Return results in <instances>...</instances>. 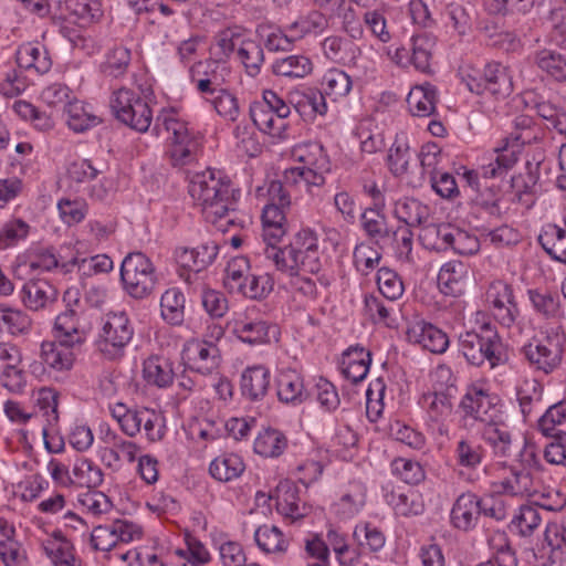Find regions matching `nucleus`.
Segmentation results:
<instances>
[{
  "instance_id": "c85d7f7f",
  "label": "nucleus",
  "mask_w": 566,
  "mask_h": 566,
  "mask_svg": "<svg viewBox=\"0 0 566 566\" xmlns=\"http://www.w3.org/2000/svg\"><path fill=\"white\" fill-rule=\"evenodd\" d=\"M371 363L370 352L356 345L347 348L342 356L340 370L344 377L353 384L363 381L369 371Z\"/></svg>"
},
{
  "instance_id": "0e129e2a",
  "label": "nucleus",
  "mask_w": 566,
  "mask_h": 566,
  "mask_svg": "<svg viewBox=\"0 0 566 566\" xmlns=\"http://www.w3.org/2000/svg\"><path fill=\"white\" fill-rule=\"evenodd\" d=\"M258 547L266 554L284 553L289 542L281 530L274 525L259 526L254 532Z\"/></svg>"
},
{
  "instance_id": "ddd939ff",
  "label": "nucleus",
  "mask_w": 566,
  "mask_h": 566,
  "mask_svg": "<svg viewBox=\"0 0 566 566\" xmlns=\"http://www.w3.org/2000/svg\"><path fill=\"white\" fill-rule=\"evenodd\" d=\"M453 394L449 390H429L420 398L426 411L429 431L437 438H448L454 417Z\"/></svg>"
},
{
  "instance_id": "4d7b16f0",
  "label": "nucleus",
  "mask_w": 566,
  "mask_h": 566,
  "mask_svg": "<svg viewBox=\"0 0 566 566\" xmlns=\"http://www.w3.org/2000/svg\"><path fill=\"white\" fill-rule=\"evenodd\" d=\"M386 500L392 506L396 514L401 516L419 515L424 510L421 496L412 490L407 492L399 489L392 490L386 495Z\"/></svg>"
},
{
  "instance_id": "72a5a7b5",
  "label": "nucleus",
  "mask_w": 566,
  "mask_h": 566,
  "mask_svg": "<svg viewBox=\"0 0 566 566\" xmlns=\"http://www.w3.org/2000/svg\"><path fill=\"white\" fill-rule=\"evenodd\" d=\"M481 437L488 443L495 455L510 457L512 453V434L509 427L501 418L483 424Z\"/></svg>"
},
{
  "instance_id": "473e14b6",
  "label": "nucleus",
  "mask_w": 566,
  "mask_h": 566,
  "mask_svg": "<svg viewBox=\"0 0 566 566\" xmlns=\"http://www.w3.org/2000/svg\"><path fill=\"white\" fill-rule=\"evenodd\" d=\"M485 93L496 98L507 97L514 90L510 70L501 63L492 62L484 65Z\"/></svg>"
},
{
  "instance_id": "f257e3e1",
  "label": "nucleus",
  "mask_w": 566,
  "mask_h": 566,
  "mask_svg": "<svg viewBox=\"0 0 566 566\" xmlns=\"http://www.w3.org/2000/svg\"><path fill=\"white\" fill-rule=\"evenodd\" d=\"M322 255L318 234L310 228L296 232L287 245L265 251V259L289 276L292 293L312 302L318 298L319 287L329 285V279L322 273Z\"/></svg>"
},
{
  "instance_id": "7ed1b4c3",
  "label": "nucleus",
  "mask_w": 566,
  "mask_h": 566,
  "mask_svg": "<svg viewBox=\"0 0 566 566\" xmlns=\"http://www.w3.org/2000/svg\"><path fill=\"white\" fill-rule=\"evenodd\" d=\"M292 157L300 166L286 168L282 179L296 191L313 192L326 182V175L332 170V163L325 147L319 142H305L292 148Z\"/></svg>"
},
{
  "instance_id": "5fc2aeb1",
  "label": "nucleus",
  "mask_w": 566,
  "mask_h": 566,
  "mask_svg": "<svg viewBox=\"0 0 566 566\" xmlns=\"http://www.w3.org/2000/svg\"><path fill=\"white\" fill-rule=\"evenodd\" d=\"M353 538L366 555L378 553L386 544L382 531L369 522L358 523L354 528Z\"/></svg>"
},
{
  "instance_id": "39448f33",
  "label": "nucleus",
  "mask_w": 566,
  "mask_h": 566,
  "mask_svg": "<svg viewBox=\"0 0 566 566\" xmlns=\"http://www.w3.org/2000/svg\"><path fill=\"white\" fill-rule=\"evenodd\" d=\"M459 352L465 360L480 367L485 361L491 368L503 364L502 339L495 326L485 323L478 331H467L459 335Z\"/></svg>"
},
{
  "instance_id": "4be33fe9",
  "label": "nucleus",
  "mask_w": 566,
  "mask_h": 566,
  "mask_svg": "<svg viewBox=\"0 0 566 566\" xmlns=\"http://www.w3.org/2000/svg\"><path fill=\"white\" fill-rule=\"evenodd\" d=\"M90 327L83 314L76 308H66L55 317L53 326L54 338L81 347L87 337Z\"/></svg>"
},
{
  "instance_id": "09e8293b",
  "label": "nucleus",
  "mask_w": 566,
  "mask_h": 566,
  "mask_svg": "<svg viewBox=\"0 0 566 566\" xmlns=\"http://www.w3.org/2000/svg\"><path fill=\"white\" fill-rule=\"evenodd\" d=\"M245 470L243 459L235 453H224L213 459L209 465L210 475L220 482H231Z\"/></svg>"
},
{
  "instance_id": "412c9836",
  "label": "nucleus",
  "mask_w": 566,
  "mask_h": 566,
  "mask_svg": "<svg viewBox=\"0 0 566 566\" xmlns=\"http://www.w3.org/2000/svg\"><path fill=\"white\" fill-rule=\"evenodd\" d=\"M367 486L361 481H350L344 485L331 511L339 521H349L357 516L366 505Z\"/></svg>"
},
{
  "instance_id": "20e7f679",
  "label": "nucleus",
  "mask_w": 566,
  "mask_h": 566,
  "mask_svg": "<svg viewBox=\"0 0 566 566\" xmlns=\"http://www.w3.org/2000/svg\"><path fill=\"white\" fill-rule=\"evenodd\" d=\"M164 127L170 134L166 155L175 168L196 164L202 155L203 135L185 122L174 109H164L156 118L155 128Z\"/></svg>"
},
{
  "instance_id": "1a4fd4ad",
  "label": "nucleus",
  "mask_w": 566,
  "mask_h": 566,
  "mask_svg": "<svg viewBox=\"0 0 566 566\" xmlns=\"http://www.w3.org/2000/svg\"><path fill=\"white\" fill-rule=\"evenodd\" d=\"M133 336L134 326L127 313L109 312L103 317L96 347L105 358L116 360L125 355Z\"/></svg>"
},
{
  "instance_id": "2f4dec72",
  "label": "nucleus",
  "mask_w": 566,
  "mask_h": 566,
  "mask_svg": "<svg viewBox=\"0 0 566 566\" xmlns=\"http://www.w3.org/2000/svg\"><path fill=\"white\" fill-rule=\"evenodd\" d=\"M518 146L510 142L507 138L503 140V145L494 149V158L481 168L484 178H496L505 174L514 167L518 160L521 153Z\"/></svg>"
},
{
  "instance_id": "37998d69",
  "label": "nucleus",
  "mask_w": 566,
  "mask_h": 566,
  "mask_svg": "<svg viewBox=\"0 0 566 566\" xmlns=\"http://www.w3.org/2000/svg\"><path fill=\"white\" fill-rule=\"evenodd\" d=\"M437 104V90L426 83L412 87L407 96V105L413 116L427 117L434 113Z\"/></svg>"
},
{
  "instance_id": "e2e57ef3",
  "label": "nucleus",
  "mask_w": 566,
  "mask_h": 566,
  "mask_svg": "<svg viewBox=\"0 0 566 566\" xmlns=\"http://www.w3.org/2000/svg\"><path fill=\"white\" fill-rule=\"evenodd\" d=\"M436 39L431 34L421 33L411 38V57L409 62L420 72H428Z\"/></svg>"
},
{
  "instance_id": "a19ab883",
  "label": "nucleus",
  "mask_w": 566,
  "mask_h": 566,
  "mask_svg": "<svg viewBox=\"0 0 566 566\" xmlns=\"http://www.w3.org/2000/svg\"><path fill=\"white\" fill-rule=\"evenodd\" d=\"M289 440L279 429L264 428L254 439L253 450L264 458H279L287 449Z\"/></svg>"
},
{
  "instance_id": "bb28decb",
  "label": "nucleus",
  "mask_w": 566,
  "mask_h": 566,
  "mask_svg": "<svg viewBox=\"0 0 566 566\" xmlns=\"http://www.w3.org/2000/svg\"><path fill=\"white\" fill-rule=\"evenodd\" d=\"M232 333L243 343L250 345L270 342V334L276 332V326L265 321L253 319L247 314L240 315L231 322Z\"/></svg>"
},
{
  "instance_id": "a211bd4d",
  "label": "nucleus",
  "mask_w": 566,
  "mask_h": 566,
  "mask_svg": "<svg viewBox=\"0 0 566 566\" xmlns=\"http://www.w3.org/2000/svg\"><path fill=\"white\" fill-rule=\"evenodd\" d=\"M142 537V527L128 520H115L98 525L91 533V545L95 551L111 552L119 543H130Z\"/></svg>"
},
{
  "instance_id": "de8ad7c7",
  "label": "nucleus",
  "mask_w": 566,
  "mask_h": 566,
  "mask_svg": "<svg viewBox=\"0 0 566 566\" xmlns=\"http://www.w3.org/2000/svg\"><path fill=\"white\" fill-rule=\"evenodd\" d=\"M328 28L327 17L318 10H311L300 15L294 22L287 25L291 36L300 41L307 35H317Z\"/></svg>"
},
{
  "instance_id": "4468645a",
  "label": "nucleus",
  "mask_w": 566,
  "mask_h": 566,
  "mask_svg": "<svg viewBox=\"0 0 566 566\" xmlns=\"http://www.w3.org/2000/svg\"><path fill=\"white\" fill-rule=\"evenodd\" d=\"M539 479L528 467L503 464L499 470L496 480L492 483L493 490L501 495L526 499L539 490Z\"/></svg>"
},
{
  "instance_id": "6ab92c4d",
  "label": "nucleus",
  "mask_w": 566,
  "mask_h": 566,
  "mask_svg": "<svg viewBox=\"0 0 566 566\" xmlns=\"http://www.w3.org/2000/svg\"><path fill=\"white\" fill-rule=\"evenodd\" d=\"M181 357L187 368L201 375L212 374L219 368L221 361L217 344L200 338L187 340Z\"/></svg>"
},
{
  "instance_id": "864d4df0",
  "label": "nucleus",
  "mask_w": 566,
  "mask_h": 566,
  "mask_svg": "<svg viewBox=\"0 0 566 566\" xmlns=\"http://www.w3.org/2000/svg\"><path fill=\"white\" fill-rule=\"evenodd\" d=\"M272 71L277 76L303 78L312 73L313 63L306 55L294 54L276 59L272 64Z\"/></svg>"
},
{
  "instance_id": "9b49d317",
  "label": "nucleus",
  "mask_w": 566,
  "mask_h": 566,
  "mask_svg": "<svg viewBox=\"0 0 566 566\" xmlns=\"http://www.w3.org/2000/svg\"><path fill=\"white\" fill-rule=\"evenodd\" d=\"M109 107L116 119L139 133L147 132L153 122L148 102L130 88L115 90L109 97Z\"/></svg>"
},
{
  "instance_id": "69168bd1",
  "label": "nucleus",
  "mask_w": 566,
  "mask_h": 566,
  "mask_svg": "<svg viewBox=\"0 0 566 566\" xmlns=\"http://www.w3.org/2000/svg\"><path fill=\"white\" fill-rule=\"evenodd\" d=\"M382 209L369 208L360 217V224L366 235L376 243L387 242V238L392 229L387 227V219L381 213Z\"/></svg>"
},
{
  "instance_id": "f8f14e48",
  "label": "nucleus",
  "mask_w": 566,
  "mask_h": 566,
  "mask_svg": "<svg viewBox=\"0 0 566 566\" xmlns=\"http://www.w3.org/2000/svg\"><path fill=\"white\" fill-rule=\"evenodd\" d=\"M124 290L134 298L148 296L157 282L155 266L142 252L128 253L120 265Z\"/></svg>"
},
{
  "instance_id": "f3484780",
  "label": "nucleus",
  "mask_w": 566,
  "mask_h": 566,
  "mask_svg": "<svg viewBox=\"0 0 566 566\" xmlns=\"http://www.w3.org/2000/svg\"><path fill=\"white\" fill-rule=\"evenodd\" d=\"M80 347L69 345V343L54 338L53 340H43L40 345L39 358L41 366L33 365L32 373L38 369L49 375H65L72 370L76 360V350Z\"/></svg>"
},
{
  "instance_id": "774afa93",
  "label": "nucleus",
  "mask_w": 566,
  "mask_h": 566,
  "mask_svg": "<svg viewBox=\"0 0 566 566\" xmlns=\"http://www.w3.org/2000/svg\"><path fill=\"white\" fill-rule=\"evenodd\" d=\"M536 65L552 78L566 81V55L553 50H542L536 53Z\"/></svg>"
},
{
  "instance_id": "c03bdc74",
  "label": "nucleus",
  "mask_w": 566,
  "mask_h": 566,
  "mask_svg": "<svg viewBox=\"0 0 566 566\" xmlns=\"http://www.w3.org/2000/svg\"><path fill=\"white\" fill-rule=\"evenodd\" d=\"M544 137L543 128L528 115H517L513 119L512 132L509 137L510 142L522 148L525 145L538 143Z\"/></svg>"
},
{
  "instance_id": "6e6552de",
  "label": "nucleus",
  "mask_w": 566,
  "mask_h": 566,
  "mask_svg": "<svg viewBox=\"0 0 566 566\" xmlns=\"http://www.w3.org/2000/svg\"><path fill=\"white\" fill-rule=\"evenodd\" d=\"M485 303L493 319L507 331H522V312L514 287L503 281H492L485 291Z\"/></svg>"
},
{
  "instance_id": "f704fd0d",
  "label": "nucleus",
  "mask_w": 566,
  "mask_h": 566,
  "mask_svg": "<svg viewBox=\"0 0 566 566\" xmlns=\"http://www.w3.org/2000/svg\"><path fill=\"white\" fill-rule=\"evenodd\" d=\"M65 124L76 134L90 130L101 124L91 105L74 98L64 111Z\"/></svg>"
},
{
  "instance_id": "a18cd8bd",
  "label": "nucleus",
  "mask_w": 566,
  "mask_h": 566,
  "mask_svg": "<svg viewBox=\"0 0 566 566\" xmlns=\"http://www.w3.org/2000/svg\"><path fill=\"white\" fill-rule=\"evenodd\" d=\"M143 376L149 385L166 388L175 377L172 363L163 356H150L144 361Z\"/></svg>"
},
{
  "instance_id": "a878e982",
  "label": "nucleus",
  "mask_w": 566,
  "mask_h": 566,
  "mask_svg": "<svg viewBox=\"0 0 566 566\" xmlns=\"http://www.w3.org/2000/svg\"><path fill=\"white\" fill-rule=\"evenodd\" d=\"M276 390L279 400L287 405H300L307 397L303 376L294 368H282L279 370Z\"/></svg>"
},
{
  "instance_id": "ea45409f",
  "label": "nucleus",
  "mask_w": 566,
  "mask_h": 566,
  "mask_svg": "<svg viewBox=\"0 0 566 566\" xmlns=\"http://www.w3.org/2000/svg\"><path fill=\"white\" fill-rule=\"evenodd\" d=\"M321 90L332 102H339L352 92L353 80L344 70L332 67L324 73L321 81Z\"/></svg>"
},
{
  "instance_id": "0eeeda50",
  "label": "nucleus",
  "mask_w": 566,
  "mask_h": 566,
  "mask_svg": "<svg viewBox=\"0 0 566 566\" xmlns=\"http://www.w3.org/2000/svg\"><path fill=\"white\" fill-rule=\"evenodd\" d=\"M249 114L260 132L279 139L287 138L285 119L291 107L274 91H264L262 99L251 103Z\"/></svg>"
},
{
  "instance_id": "3c124183",
  "label": "nucleus",
  "mask_w": 566,
  "mask_h": 566,
  "mask_svg": "<svg viewBox=\"0 0 566 566\" xmlns=\"http://www.w3.org/2000/svg\"><path fill=\"white\" fill-rule=\"evenodd\" d=\"M544 251L555 261L566 264V230L547 224L538 237Z\"/></svg>"
},
{
  "instance_id": "6e6d98bb",
  "label": "nucleus",
  "mask_w": 566,
  "mask_h": 566,
  "mask_svg": "<svg viewBox=\"0 0 566 566\" xmlns=\"http://www.w3.org/2000/svg\"><path fill=\"white\" fill-rule=\"evenodd\" d=\"M73 485L82 488H97L104 481L102 469L88 458H77L72 469Z\"/></svg>"
},
{
  "instance_id": "dca6fc26",
  "label": "nucleus",
  "mask_w": 566,
  "mask_h": 566,
  "mask_svg": "<svg viewBox=\"0 0 566 566\" xmlns=\"http://www.w3.org/2000/svg\"><path fill=\"white\" fill-rule=\"evenodd\" d=\"M230 69L218 60L198 61L189 67V81L196 92L207 102L226 85Z\"/></svg>"
},
{
  "instance_id": "aec40b11",
  "label": "nucleus",
  "mask_w": 566,
  "mask_h": 566,
  "mask_svg": "<svg viewBox=\"0 0 566 566\" xmlns=\"http://www.w3.org/2000/svg\"><path fill=\"white\" fill-rule=\"evenodd\" d=\"M219 247L213 241H207L200 245L189 248H177L175 250V259L179 266L187 271L180 272V277L186 282H191V273L197 274L208 268L217 258Z\"/></svg>"
},
{
  "instance_id": "e433bc0d",
  "label": "nucleus",
  "mask_w": 566,
  "mask_h": 566,
  "mask_svg": "<svg viewBox=\"0 0 566 566\" xmlns=\"http://www.w3.org/2000/svg\"><path fill=\"white\" fill-rule=\"evenodd\" d=\"M394 216L403 227H420L424 224L430 217V208L416 198L405 197L395 202Z\"/></svg>"
},
{
  "instance_id": "9d476101",
  "label": "nucleus",
  "mask_w": 566,
  "mask_h": 566,
  "mask_svg": "<svg viewBox=\"0 0 566 566\" xmlns=\"http://www.w3.org/2000/svg\"><path fill=\"white\" fill-rule=\"evenodd\" d=\"M564 343V334L557 328L551 327L525 344L522 353L532 368L549 374L562 361Z\"/></svg>"
},
{
  "instance_id": "603ef678",
  "label": "nucleus",
  "mask_w": 566,
  "mask_h": 566,
  "mask_svg": "<svg viewBox=\"0 0 566 566\" xmlns=\"http://www.w3.org/2000/svg\"><path fill=\"white\" fill-rule=\"evenodd\" d=\"M390 243L394 256L400 264L412 265L413 256V232L408 227L392 229L387 238Z\"/></svg>"
},
{
  "instance_id": "13d9d810",
  "label": "nucleus",
  "mask_w": 566,
  "mask_h": 566,
  "mask_svg": "<svg viewBox=\"0 0 566 566\" xmlns=\"http://www.w3.org/2000/svg\"><path fill=\"white\" fill-rule=\"evenodd\" d=\"M108 410L127 437L134 438L140 432L142 408H129L123 402H116L111 403Z\"/></svg>"
},
{
  "instance_id": "052dcab7",
  "label": "nucleus",
  "mask_w": 566,
  "mask_h": 566,
  "mask_svg": "<svg viewBox=\"0 0 566 566\" xmlns=\"http://www.w3.org/2000/svg\"><path fill=\"white\" fill-rule=\"evenodd\" d=\"M516 398L526 419L542 401L543 385L535 378H524L516 387Z\"/></svg>"
},
{
  "instance_id": "cd10ccee",
  "label": "nucleus",
  "mask_w": 566,
  "mask_h": 566,
  "mask_svg": "<svg viewBox=\"0 0 566 566\" xmlns=\"http://www.w3.org/2000/svg\"><path fill=\"white\" fill-rule=\"evenodd\" d=\"M321 48L327 60L342 65L355 64L361 55V49L354 40L342 35L325 38L321 43Z\"/></svg>"
},
{
  "instance_id": "4c0bfd02",
  "label": "nucleus",
  "mask_w": 566,
  "mask_h": 566,
  "mask_svg": "<svg viewBox=\"0 0 566 566\" xmlns=\"http://www.w3.org/2000/svg\"><path fill=\"white\" fill-rule=\"evenodd\" d=\"M467 273L465 264L460 261L444 263L438 274L440 291L446 295H461L464 291Z\"/></svg>"
},
{
  "instance_id": "423d86ee",
  "label": "nucleus",
  "mask_w": 566,
  "mask_h": 566,
  "mask_svg": "<svg viewBox=\"0 0 566 566\" xmlns=\"http://www.w3.org/2000/svg\"><path fill=\"white\" fill-rule=\"evenodd\" d=\"M291 189L284 180L272 181L268 188L269 201L262 211V253L265 256L268 248H279L276 244L285 234V209L291 205Z\"/></svg>"
},
{
  "instance_id": "bf43d9fd",
  "label": "nucleus",
  "mask_w": 566,
  "mask_h": 566,
  "mask_svg": "<svg viewBox=\"0 0 566 566\" xmlns=\"http://www.w3.org/2000/svg\"><path fill=\"white\" fill-rule=\"evenodd\" d=\"M185 295L177 289H168L160 298L161 317L170 325H180L185 318Z\"/></svg>"
},
{
  "instance_id": "c756f323",
  "label": "nucleus",
  "mask_w": 566,
  "mask_h": 566,
  "mask_svg": "<svg viewBox=\"0 0 566 566\" xmlns=\"http://www.w3.org/2000/svg\"><path fill=\"white\" fill-rule=\"evenodd\" d=\"M270 382L271 374L266 367L262 365L248 367L241 375V394L251 401H260L266 396Z\"/></svg>"
},
{
  "instance_id": "5701e85b",
  "label": "nucleus",
  "mask_w": 566,
  "mask_h": 566,
  "mask_svg": "<svg viewBox=\"0 0 566 566\" xmlns=\"http://www.w3.org/2000/svg\"><path fill=\"white\" fill-rule=\"evenodd\" d=\"M481 516V497L473 492L460 494L451 509L450 522L462 532L474 530Z\"/></svg>"
},
{
  "instance_id": "338daca9",
  "label": "nucleus",
  "mask_w": 566,
  "mask_h": 566,
  "mask_svg": "<svg viewBox=\"0 0 566 566\" xmlns=\"http://www.w3.org/2000/svg\"><path fill=\"white\" fill-rule=\"evenodd\" d=\"M441 235L449 240V249L460 255H473L480 250L478 237L465 230L455 227L443 228Z\"/></svg>"
},
{
  "instance_id": "b1692460",
  "label": "nucleus",
  "mask_w": 566,
  "mask_h": 566,
  "mask_svg": "<svg viewBox=\"0 0 566 566\" xmlns=\"http://www.w3.org/2000/svg\"><path fill=\"white\" fill-rule=\"evenodd\" d=\"M406 335L409 343L420 345L433 354H443L449 347L448 335L437 326L423 321L411 324Z\"/></svg>"
},
{
  "instance_id": "79ce46f5",
  "label": "nucleus",
  "mask_w": 566,
  "mask_h": 566,
  "mask_svg": "<svg viewBox=\"0 0 566 566\" xmlns=\"http://www.w3.org/2000/svg\"><path fill=\"white\" fill-rule=\"evenodd\" d=\"M32 328V319L21 308L0 304V332L13 337L24 336Z\"/></svg>"
},
{
  "instance_id": "c9c22d12",
  "label": "nucleus",
  "mask_w": 566,
  "mask_h": 566,
  "mask_svg": "<svg viewBox=\"0 0 566 566\" xmlns=\"http://www.w3.org/2000/svg\"><path fill=\"white\" fill-rule=\"evenodd\" d=\"M56 298V290L45 280H30L21 290V300L31 311H39Z\"/></svg>"
},
{
  "instance_id": "7c9ffc66",
  "label": "nucleus",
  "mask_w": 566,
  "mask_h": 566,
  "mask_svg": "<svg viewBox=\"0 0 566 566\" xmlns=\"http://www.w3.org/2000/svg\"><path fill=\"white\" fill-rule=\"evenodd\" d=\"M17 63L21 69L45 74L52 67V59L45 45L40 42H28L19 46Z\"/></svg>"
},
{
  "instance_id": "2eb2a0df",
  "label": "nucleus",
  "mask_w": 566,
  "mask_h": 566,
  "mask_svg": "<svg viewBox=\"0 0 566 566\" xmlns=\"http://www.w3.org/2000/svg\"><path fill=\"white\" fill-rule=\"evenodd\" d=\"M499 401V397L491 394L484 384L474 382L468 386L459 407L464 419L470 418L485 424L501 418Z\"/></svg>"
},
{
  "instance_id": "680f3d73",
  "label": "nucleus",
  "mask_w": 566,
  "mask_h": 566,
  "mask_svg": "<svg viewBox=\"0 0 566 566\" xmlns=\"http://www.w3.org/2000/svg\"><path fill=\"white\" fill-rule=\"evenodd\" d=\"M237 57L249 76L254 77L260 74L264 63V52L260 43L244 38L238 49Z\"/></svg>"
},
{
  "instance_id": "393cba45",
  "label": "nucleus",
  "mask_w": 566,
  "mask_h": 566,
  "mask_svg": "<svg viewBox=\"0 0 566 566\" xmlns=\"http://www.w3.org/2000/svg\"><path fill=\"white\" fill-rule=\"evenodd\" d=\"M41 548L52 566H81L73 544L60 531L43 539Z\"/></svg>"
},
{
  "instance_id": "49530a36",
  "label": "nucleus",
  "mask_w": 566,
  "mask_h": 566,
  "mask_svg": "<svg viewBox=\"0 0 566 566\" xmlns=\"http://www.w3.org/2000/svg\"><path fill=\"white\" fill-rule=\"evenodd\" d=\"M137 452V444L123 437L107 449H98L101 461L111 469H119L124 462H135Z\"/></svg>"
},
{
  "instance_id": "f03ea898",
  "label": "nucleus",
  "mask_w": 566,
  "mask_h": 566,
  "mask_svg": "<svg viewBox=\"0 0 566 566\" xmlns=\"http://www.w3.org/2000/svg\"><path fill=\"white\" fill-rule=\"evenodd\" d=\"M188 192L205 220L218 230L226 231L228 226L234 223L232 214L237 209L240 190L222 171L207 169L195 172L190 177Z\"/></svg>"
},
{
  "instance_id": "8fccbe9b",
  "label": "nucleus",
  "mask_w": 566,
  "mask_h": 566,
  "mask_svg": "<svg viewBox=\"0 0 566 566\" xmlns=\"http://www.w3.org/2000/svg\"><path fill=\"white\" fill-rule=\"evenodd\" d=\"M485 457L484 448L473 439L462 437L453 449L457 467L473 471L481 465Z\"/></svg>"
},
{
  "instance_id": "58836bf2",
  "label": "nucleus",
  "mask_w": 566,
  "mask_h": 566,
  "mask_svg": "<svg viewBox=\"0 0 566 566\" xmlns=\"http://www.w3.org/2000/svg\"><path fill=\"white\" fill-rule=\"evenodd\" d=\"M276 510L293 522L306 514V507L298 497L297 488L290 481L280 482L277 485Z\"/></svg>"
}]
</instances>
